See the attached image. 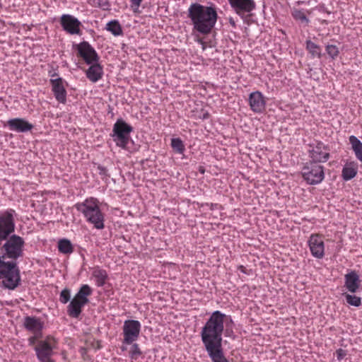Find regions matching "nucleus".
Returning <instances> with one entry per match:
<instances>
[{
  "mask_svg": "<svg viewBox=\"0 0 362 362\" xmlns=\"http://www.w3.org/2000/svg\"><path fill=\"white\" fill-rule=\"evenodd\" d=\"M226 321L233 322L232 317L219 310L214 311L200 332L202 342L212 362H229L222 346Z\"/></svg>",
  "mask_w": 362,
  "mask_h": 362,
  "instance_id": "obj_1",
  "label": "nucleus"
},
{
  "mask_svg": "<svg viewBox=\"0 0 362 362\" xmlns=\"http://www.w3.org/2000/svg\"><path fill=\"white\" fill-rule=\"evenodd\" d=\"M187 16L191 20L193 30L202 35L211 33L217 20V6L209 3L207 6L192 3L187 10Z\"/></svg>",
  "mask_w": 362,
  "mask_h": 362,
  "instance_id": "obj_2",
  "label": "nucleus"
},
{
  "mask_svg": "<svg viewBox=\"0 0 362 362\" xmlns=\"http://www.w3.org/2000/svg\"><path fill=\"white\" fill-rule=\"evenodd\" d=\"M75 208L94 228L102 230L105 228V214L100 209V202L96 198H87L82 202L76 203Z\"/></svg>",
  "mask_w": 362,
  "mask_h": 362,
  "instance_id": "obj_3",
  "label": "nucleus"
},
{
  "mask_svg": "<svg viewBox=\"0 0 362 362\" xmlns=\"http://www.w3.org/2000/svg\"><path fill=\"white\" fill-rule=\"evenodd\" d=\"M0 279L4 287L13 290L21 282L20 269L16 261L6 262L4 257H0Z\"/></svg>",
  "mask_w": 362,
  "mask_h": 362,
  "instance_id": "obj_4",
  "label": "nucleus"
},
{
  "mask_svg": "<svg viewBox=\"0 0 362 362\" xmlns=\"http://www.w3.org/2000/svg\"><path fill=\"white\" fill-rule=\"evenodd\" d=\"M24 246V239L13 233L9 238L0 241V251L2 252L0 257H4V259H8L16 261L18 259L23 257Z\"/></svg>",
  "mask_w": 362,
  "mask_h": 362,
  "instance_id": "obj_5",
  "label": "nucleus"
},
{
  "mask_svg": "<svg viewBox=\"0 0 362 362\" xmlns=\"http://www.w3.org/2000/svg\"><path fill=\"white\" fill-rule=\"evenodd\" d=\"M132 132L133 127L120 118L117 119L114 124L110 136L117 146L127 149L131 140L130 134Z\"/></svg>",
  "mask_w": 362,
  "mask_h": 362,
  "instance_id": "obj_6",
  "label": "nucleus"
},
{
  "mask_svg": "<svg viewBox=\"0 0 362 362\" xmlns=\"http://www.w3.org/2000/svg\"><path fill=\"white\" fill-rule=\"evenodd\" d=\"M57 346V341L52 336L48 335L44 339L40 340L34 347L38 361L40 362H55L52 356Z\"/></svg>",
  "mask_w": 362,
  "mask_h": 362,
  "instance_id": "obj_7",
  "label": "nucleus"
},
{
  "mask_svg": "<svg viewBox=\"0 0 362 362\" xmlns=\"http://www.w3.org/2000/svg\"><path fill=\"white\" fill-rule=\"evenodd\" d=\"M302 176L308 185H318L325 178L324 167L320 164L308 161L302 168Z\"/></svg>",
  "mask_w": 362,
  "mask_h": 362,
  "instance_id": "obj_8",
  "label": "nucleus"
},
{
  "mask_svg": "<svg viewBox=\"0 0 362 362\" xmlns=\"http://www.w3.org/2000/svg\"><path fill=\"white\" fill-rule=\"evenodd\" d=\"M16 216V211L12 209L0 211V241H3L14 233Z\"/></svg>",
  "mask_w": 362,
  "mask_h": 362,
  "instance_id": "obj_9",
  "label": "nucleus"
},
{
  "mask_svg": "<svg viewBox=\"0 0 362 362\" xmlns=\"http://www.w3.org/2000/svg\"><path fill=\"white\" fill-rule=\"evenodd\" d=\"M308 155L310 162H314L320 164L327 162L329 157V148L322 141H315L309 144Z\"/></svg>",
  "mask_w": 362,
  "mask_h": 362,
  "instance_id": "obj_10",
  "label": "nucleus"
},
{
  "mask_svg": "<svg viewBox=\"0 0 362 362\" xmlns=\"http://www.w3.org/2000/svg\"><path fill=\"white\" fill-rule=\"evenodd\" d=\"M141 323L135 320H127L124 322L122 331L124 339L122 340L123 344H132L136 341L141 331Z\"/></svg>",
  "mask_w": 362,
  "mask_h": 362,
  "instance_id": "obj_11",
  "label": "nucleus"
},
{
  "mask_svg": "<svg viewBox=\"0 0 362 362\" xmlns=\"http://www.w3.org/2000/svg\"><path fill=\"white\" fill-rule=\"evenodd\" d=\"M59 23L66 33L69 35H81V22L71 14H63L59 18Z\"/></svg>",
  "mask_w": 362,
  "mask_h": 362,
  "instance_id": "obj_12",
  "label": "nucleus"
},
{
  "mask_svg": "<svg viewBox=\"0 0 362 362\" xmlns=\"http://www.w3.org/2000/svg\"><path fill=\"white\" fill-rule=\"evenodd\" d=\"M78 54L87 64L98 62L100 57L95 49L87 41H83L76 45Z\"/></svg>",
  "mask_w": 362,
  "mask_h": 362,
  "instance_id": "obj_13",
  "label": "nucleus"
},
{
  "mask_svg": "<svg viewBox=\"0 0 362 362\" xmlns=\"http://www.w3.org/2000/svg\"><path fill=\"white\" fill-rule=\"evenodd\" d=\"M49 83L52 86V91L57 101L59 103L65 104L66 103L67 92L65 85L66 82L61 77L50 78Z\"/></svg>",
  "mask_w": 362,
  "mask_h": 362,
  "instance_id": "obj_14",
  "label": "nucleus"
},
{
  "mask_svg": "<svg viewBox=\"0 0 362 362\" xmlns=\"http://www.w3.org/2000/svg\"><path fill=\"white\" fill-rule=\"evenodd\" d=\"M228 1L235 13L242 18L245 13H250L256 8V3L254 0Z\"/></svg>",
  "mask_w": 362,
  "mask_h": 362,
  "instance_id": "obj_15",
  "label": "nucleus"
},
{
  "mask_svg": "<svg viewBox=\"0 0 362 362\" xmlns=\"http://www.w3.org/2000/svg\"><path fill=\"white\" fill-rule=\"evenodd\" d=\"M311 255L317 258L322 259L325 255V243L323 238L318 234H312L308 241Z\"/></svg>",
  "mask_w": 362,
  "mask_h": 362,
  "instance_id": "obj_16",
  "label": "nucleus"
},
{
  "mask_svg": "<svg viewBox=\"0 0 362 362\" xmlns=\"http://www.w3.org/2000/svg\"><path fill=\"white\" fill-rule=\"evenodd\" d=\"M4 127H7L9 130L18 133H25L31 131L34 126L24 118H13L6 122Z\"/></svg>",
  "mask_w": 362,
  "mask_h": 362,
  "instance_id": "obj_17",
  "label": "nucleus"
},
{
  "mask_svg": "<svg viewBox=\"0 0 362 362\" xmlns=\"http://www.w3.org/2000/svg\"><path fill=\"white\" fill-rule=\"evenodd\" d=\"M249 105L252 112L256 113H262L264 111L266 107V101L263 94L259 91H255L250 94Z\"/></svg>",
  "mask_w": 362,
  "mask_h": 362,
  "instance_id": "obj_18",
  "label": "nucleus"
},
{
  "mask_svg": "<svg viewBox=\"0 0 362 362\" xmlns=\"http://www.w3.org/2000/svg\"><path fill=\"white\" fill-rule=\"evenodd\" d=\"M361 279L356 271H351L344 276V287L350 293L357 292L361 286Z\"/></svg>",
  "mask_w": 362,
  "mask_h": 362,
  "instance_id": "obj_19",
  "label": "nucleus"
},
{
  "mask_svg": "<svg viewBox=\"0 0 362 362\" xmlns=\"http://www.w3.org/2000/svg\"><path fill=\"white\" fill-rule=\"evenodd\" d=\"M23 325L28 331L33 334H42L44 322L40 318L26 316L24 318Z\"/></svg>",
  "mask_w": 362,
  "mask_h": 362,
  "instance_id": "obj_20",
  "label": "nucleus"
},
{
  "mask_svg": "<svg viewBox=\"0 0 362 362\" xmlns=\"http://www.w3.org/2000/svg\"><path fill=\"white\" fill-rule=\"evenodd\" d=\"M90 65V67L86 71V77L91 82L96 83L103 76V67L98 62H94Z\"/></svg>",
  "mask_w": 362,
  "mask_h": 362,
  "instance_id": "obj_21",
  "label": "nucleus"
},
{
  "mask_svg": "<svg viewBox=\"0 0 362 362\" xmlns=\"http://www.w3.org/2000/svg\"><path fill=\"white\" fill-rule=\"evenodd\" d=\"M86 304L76 297H74L67 307L68 315L71 317H78L82 312V308Z\"/></svg>",
  "mask_w": 362,
  "mask_h": 362,
  "instance_id": "obj_22",
  "label": "nucleus"
},
{
  "mask_svg": "<svg viewBox=\"0 0 362 362\" xmlns=\"http://www.w3.org/2000/svg\"><path fill=\"white\" fill-rule=\"evenodd\" d=\"M92 276L95 280L96 286L98 287L103 286L108 277L107 272L105 269H102L99 267H95L93 269Z\"/></svg>",
  "mask_w": 362,
  "mask_h": 362,
  "instance_id": "obj_23",
  "label": "nucleus"
},
{
  "mask_svg": "<svg viewBox=\"0 0 362 362\" xmlns=\"http://www.w3.org/2000/svg\"><path fill=\"white\" fill-rule=\"evenodd\" d=\"M357 174V165L354 162L346 164L342 169V177L348 181L353 179Z\"/></svg>",
  "mask_w": 362,
  "mask_h": 362,
  "instance_id": "obj_24",
  "label": "nucleus"
},
{
  "mask_svg": "<svg viewBox=\"0 0 362 362\" xmlns=\"http://www.w3.org/2000/svg\"><path fill=\"white\" fill-rule=\"evenodd\" d=\"M349 140L356 158L362 163V142L354 135L350 136Z\"/></svg>",
  "mask_w": 362,
  "mask_h": 362,
  "instance_id": "obj_25",
  "label": "nucleus"
},
{
  "mask_svg": "<svg viewBox=\"0 0 362 362\" xmlns=\"http://www.w3.org/2000/svg\"><path fill=\"white\" fill-rule=\"evenodd\" d=\"M93 293V289L88 284H83L78 291L76 293L74 297L81 300L84 303L87 304L89 303L88 296Z\"/></svg>",
  "mask_w": 362,
  "mask_h": 362,
  "instance_id": "obj_26",
  "label": "nucleus"
},
{
  "mask_svg": "<svg viewBox=\"0 0 362 362\" xmlns=\"http://www.w3.org/2000/svg\"><path fill=\"white\" fill-rule=\"evenodd\" d=\"M57 248L59 252L64 255H70L74 252L73 244L66 238L59 240L57 243Z\"/></svg>",
  "mask_w": 362,
  "mask_h": 362,
  "instance_id": "obj_27",
  "label": "nucleus"
},
{
  "mask_svg": "<svg viewBox=\"0 0 362 362\" xmlns=\"http://www.w3.org/2000/svg\"><path fill=\"white\" fill-rule=\"evenodd\" d=\"M305 47L313 58H321L322 49L320 45L312 42L310 40H307L305 41Z\"/></svg>",
  "mask_w": 362,
  "mask_h": 362,
  "instance_id": "obj_28",
  "label": "nucleus"
},
{
  "mask_svg": "<svg viewBox=\"0 0 362 362\" xmlns=\"http://www.w3.org/2000/svg\"><path fill=\"white\" fill-rule=\"evenodd\" d=\"M291 16L297 21L304 23L305 25H308L310 23L309 18L306 16L305 13L302 9L293 8L291 9Z\"/></svg>",
  "mask_w": 362,
  "mask_h": 362,
  "instance_id": "obj_29",
  "label": "nucleus"
},
{
  "mask_svg": "<svg viewBox=\"0 0 362 362\" xmlns=\"http://www.w3.org/2000/svg\"><path fill=\"white\" fill-rule=\"evenodd\" d=\"M106 30L110 32L115 36H119L122 34V28L119 23L116 21H111L106 24Z\"/></svg>",
  "mask_w": 362,
  "mask_h": 362,
  "instance_id": "obj_30",
  "label": "nucleus"
},
{
  "mask_svg": "<svg viewBox=\"0 0 362 362\" xmlns=\"http://www.w3.org/2000/svg\"><path fill=\"white\" fill-rule=\"evenodd\" d=\"M170 146L173 151L179 154H183L185 151V146L180 138H173L171 139Z\"/></svg>",
  "mask_w": 362,
  "mask_h": 362,
  "instance_id": "obj_31",
  "label": "nucleus"
},
{
  "mask_svg": "<svg viewBox=\"0 0 362 362\" xmlns=\"http://www.w3.org/2000/svg\"><path fill=\"white\" fill-rule=\"evenodd\" d=\"M346 303L350 305L355 307H359L361 305V298L358 296H356L355 295L344 294Z\"/></svg>",
  "mask_w": 362,
  "mask_h": 362,
  "instance_id": "obj_32",
  "label": "nucleus"
},
{
  "mask_svg": "<svg viewBox=\"0 0 362 362\" xmlns=\"http://www.w3.org/2000/svg\"><path fill=\"white\" fill-rule=\"evenodd\" d=\"M142 354L139 346L136 343H132L129 351V357L133 360H136Z\"/></svg>",
  "mask_w": 362,
  "mask_h": 362,
  "instance_id": "obj_33",
  "label": "nucleus"
},
{
  "mask_svg": "<svg viewBox=\"0 0 362 362\" xmlns=\"http://www.w3.org/2000/svg\"><path fill=\"white\" fill-rule=\"evenodd\" d=\"M92 5L103 11L110 10V4L108 0H93Z\"/></svg>",
  "mask_w": 362,
  "mask_h": 362,
  "instance_id": "obj_34",
  "label": "nucleus"
},
{
  "mask_svg": "<svg viewBox=\"0 0 362 362\" xmlns=\"http://www.w3.org/2000/svg\"><path fill=\"white\" fill-rule=\"evenodd\" d=\"M325 49H326L327 54L332 59H336L339 54V48L336 45H326Z\"/></svg>",
  "mask_w": 362,
  "mask_h": 362,
  "instance_id": "obj_35",
  "label": "nucleus"
},
{
  "mask_svg": "<svg viewBox=\"0 0 362 362\" xmlns=\"http://www.w3.org/2000/svg\"><path fill=\"white\" fill-rule=\"evenodd\" d=\"M71 299V291L69 288H64L63 289L59 296V300L62 303L66 304Z\"/></svg>",
  "mask_w": 362,
  "mask_h": 362,
  "instance_id": "obj_36",
  "label": "nucleus"
},
{
  "mask_svg": "<svg viewBox=\"0 0 362 362\" xmlns=\"http://www.w3.org/2000/svg\"><path fill=\"white\" fill-rule=\"evenodd\" d=\"M234 322H225L226 329L224 328V334L226 337H231L233 335V327Z\"/></svg>",
  "mask_w": 362,
  "mask_h": 362,
  "instance_id": "obj_37",
  "label": "nucleus"
},
{
  "mask_svg": "<svg viewBox=\"0 0 362 362\" xmlns=\"http://www.w3.org/2000/svg\"><path fill=\"white\" fill-rule=\"evenodd\" d=\"M42 336V334H33V335L30 337L28 339L29 346H34L35 344L37 345Z\"/></svg>",
  "mask_w": 362,
  "mask_h": 362,
  "instance_id": "obj_38",
  "label": "nucleus"
},
{
  "mask_svg": "<svg viewBox=\"0 0 362 362\" xmlns=\"http://www.w3.org/2000/svg\"><path fill=\"white\" fill-rule=\"evenodd\" d=\"M142 1L143 0H130L131 7L132 8V9L134 12L138 11Z\"/></svg>",
  "mask_w": 362,
  "mask_h": 362,
  "instance_id": "obj_39",
  "label": "nucleus"
},
{
  "mask_svg": "<svg viewBox=\"0 0 362 362\" xmlns=\"http://www.w3.org/2000/svg\"><path fill=\"white\" fill-rule=\"evenodd\" d=\"M336 355L337 360L341 361L346 356V351L342 349H339L336 351Z\"/></svg>",
  "mask_w": 362,
  "mask_h": 362,
  "instance_id": "obj_40",
  "label": "nucleus"
},
{
  "mask_svg": "<svg viewBox=\"0 0 362 362\" xmlns=\"http://www.w3.org/2000/svg\"><path fill=\"white\" fill-rule=\"evenodd\" d=\"M228 21H229L230 25L233 28H235V27H236L235 22L234 19H233L232 17H230V18H228Z\"/></svg>",
  "mask_w": 362,
  "mask_h": 362,
  "instance_id": "obj_41",
  "label": "nucleus"
},
{
  "mask_svg": "<svg viewBox=\"0 0 362 362\" xmlns=\"http://www.w3.org/2000/svg\"><path fill=\"white\" fill-rule=\"evenodd\" d=\"M98 169L100 170V174H105L106 173V171H107L106 168H105L103 166H98Z\"/></svg>",
  "mask_w": 362,
  "mask_h": 362,
  "instance_id": "obj_42",
  "label": "nucleus"
},
{
  "mask_svg": "<svg viewBox=\"0 0 362 362\" xmlns=\"http://www.w3.org/2000/svg\"><path fill=\"white\" fill-rule=\"evenodd\" d=\"M238 269H239L241 272H243V273H244V274H246L245 267L244 266H243V265L239 266V267H238Z\"/></svg>",
  "mask_w": 362,
  "mask_h": 362,
  "instance_id": "obj_43",
  "label": "nucleus"
},
{
  "mask_svg": "<svg viewBox=\"0 0 362 362\" xmlns=\"http://www.w3.org/2000/svg\"><path fill=\"white\" fill-rule=\"evenodd\" d=\"M49 76H51V78H54L55 76H58V74L56 72H53V73L49 72Z\"/></svg>",
  "mask_w": 362,
  "mask_h": 362,
  "instance_id": "obj_44",
  "label": "nucleus"
},
{
  "mask_svg": "<svg viewBox=\"0 0 362 362\" xmlns=\"http://www.w3.org/2000/svg\"><path fill=\"white\" fill-rule=\"evenodd\" d=\"M208 117H209V114L206 113V114L204 115L203 119H206V118H208Z\"/></svg>",
  "mask_w": 362,
  "mask_h": 362,
  "instance_id": "obj_45",
  "label": "nucleus"
},
{
  "mask_svg": "<svg viewBox=\"0 0 362 362\" xmlns=\"http://www.w3.org/2000/svg\"><path fill=\"white\" fill-rule=\"evenodd\" d=\"M305 12L310 15L312 13V10H306Z\"/></svg>",
  "mask_w": 362,
  "mask_h": 362,
  "instance_id": "obj_46",
  "label": "nucleus"
},
{
  "mask_svg": "<svg viewBox=\"0 0 362 362\" xmlns=\"http://www.w3.org/2000/svg\"><path fill=\"white\" fill-rule=\"evenodd\" d=\"M296 4H297L298 5H300V4H303V1H297V2H296Z\"/></svg>",
  "mask_w": 362,
  "mask_h": 362,
  "instance_id": "obj_47",
  "label": "nucleus"
},
{
  "mask_svg": "<svg viewBox=\"0 0 362 362\" xmlns=\"http://www.w3.org/2000/svg\"><path fill=\"white\" fill-rule=\"evenodd\" d=\"M201 172H202V173H204V170H201Z\"/></svg>",
  "mask_w": 362,
  "mask_h": 362,
  "instance_id": "obj_48",
  "label": "nucleus"
}]
</instances>
